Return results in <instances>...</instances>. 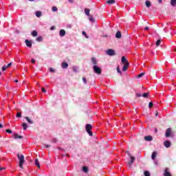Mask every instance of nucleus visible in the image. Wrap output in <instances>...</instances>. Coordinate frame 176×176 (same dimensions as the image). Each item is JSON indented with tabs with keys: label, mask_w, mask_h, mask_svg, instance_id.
<instances>
[{
	"label": "nucleus",
	"mask_w": 176,
	"mask_h": 176,
	"mask_svg": "<svg viewBox=\"0 0 176 176\" xmlns=\"http://www.w3.org/2000/svg\"><path fill=\"white\" fill-rule=\"evenodd\" d=\"M6 133H8V134H12V133H13V131H12V130L10 129H7L6 130Z\"/></svg>",
	"instance_id": "39"
},
{
	"label": "nucleus",
	"mask_w": 176,
	"mask_h": 176,
	"mask_svg": "<svg viewBox=\"0 0 176 176\" xmlns=\"http://www.w3.org/2000/svg\"><path fill=\"white\" fill-rule=\"evenodd\" d=\"M13 138H14L15 140H18V138H19V140H21V138H23V135H19L17 134V133H14Z\"/></svg>",
	"instance_id": "11"
},
{
	"label": "nucleus",
	"mask_w": 176,
	"mask_h": 176,
	"mask_svg": "<svg viewBox=\"0 0 176 176\" xmlns=\"http://www.w3.org/2000/svg\"><path fill=\"white\" fill-rule=\"evenodd\" d=\"M169 168H166L164 172V176H172L171 173L169 171Z\"/></svg>",
	"instance_id": "8"
},
{
	"label": "nucleus",
	"mask_w": 176,
	"mask_h": 176,
	"mask_svg": "<svg viewBox=\"0 0 176 176\" xmlns=\"http://www.w3.org/2000/svg\"><path fill=\"white\" fill-rule=\"evenodd\" d=\"M93 69L95 74H97L98 75H101V72H102V69H101V67L97 65H94Z\"/></svg>",
	"instance_id": "3"
},
{
	"label": "nucleus",
	"mask_w": 176,
	"mask_h": 176,
	"mask_svg": "<svg viewBox=\"0 0 176 176\" xmlns=\"http://www.w3.org/2000/svg\"><path fill=\"white\" fill-rule=\"evenodd\" d=\"M136 97H141V94L137 93L136 94Z\"/></svg>",
	"instance_id": "48"
},
{
	"label": "nucleus",
	"mask_w": 176,
	"mask_h": 176,
	"mask_svg": "<svg viewBox=\"0 0 176 176\" xmlns=\"http://www.w3.org/2000/svg\"><path fill=\"white\" fill-rule=\"evenodd\" d=\"M52 12H58V9L57 8V7L54 6V7H52Z\"/></svg>",
	"instance_id": "29"
},
{
	"label": "nucleus",
	"mask_w": 176,
	"mask_h": 176,
	"mask_svg": "<svg viewBox=\"0 0 176 176\" xmlns=\"http://www.w3.org/2000/svg\"><path fill=\"white\" fill-rule=\"evenodd\" d=\"M41 91H43V93H46V90L44 87L41 88Z\"/></svg>",
	"instance_id": "43"
},
{
	"label": "nucleus",
	"mask_w": 176,
	"mask_h": 176,
	"mask_svg": "<svg viewBox=\"0 0 176 176\" xmlns=\"http://www.w3.org/2000/svg\"><path fill=\"white\" fill-rule=\"evenodd\" d=\"M164 32H166V29H164Z\"/></svg>",
	"instance_id": "63"
},
{
	"label": "nucleus",
	"mask_w": 176,
	"mask_h": 176,
	"mask_svg": "<svg viewBox=\"0 0 176 176\" xmlns=\"http://www.w3.org/2000/svg\"><path fill=\"white\" fill-rule=\"evenodd\" d=\"M159 3H162V0H158Z\"/></svg>",
	"instance_id": "57"
},
{
	"label": "nucleus",
	"mask_w": 176,
	"mask_h": 176,
	"mask_svg": "<svg viewBox=\"0 0 176 176\" xmlns=\"http://www.w3.org/2000/svg\"><path fill=\"white\" fill-rule=\"evenodd\" d=\"M25 43H26V46H28V47H32V42H31L29 40H25Z\"/></svg>",
	"instance_id": "10"
},
{
	"label": "nucleus",
	"mask_w": 176,
	"mask_h": 176,
	"mask_svg": "<svg viewBox=\"0 0 176 176\" xmlns=\"http://www.w3.org/2000/svg\"><path fill=\"white\" fill-rule=\"evenodd\" d=\"M22 127H23V130H27V129H28V124H27V123L25 122H23L22 124Z\"/></svg>",
	"instance_id": "20"
},
{
	"label": "nucleus",
	"mask_w": 176,
	"mask_h": 176,
	"mask_svg": "<svg viewBox=\"0 0 176 176\" xmlns=\"http://www.w3.org/2000/svg\"><path fill=\"white\" fill-rule=\"evenodd\" d=\"M50 72H51V73H54V72H56V71H55L54 69H53L52 67H50Z\"/></svg>",
	"instance_id": "37"
},
{
	"label": "nucleus",
	"mask_w": 176,
	"mask_h": 176,
	"mask_svg": "<svg viewBox=\"0 0 176 176\" xmlns=\"http://www.w3.org/2000/svg\"><path fill=\"white\" fill-rule=\"evenodd\" d=\"M32 36H38V32L35 31V30L32 31Z\"/></svg>",
	"instance_id": "25"
},
{
	"label": "nucleus",
	"mask_w": 176,
	"mask_h": 176,
	"mask_svg": "<svg viewBox=\"0 0 176 176\" xmlns=\"http://www.w3.org/2000/svg\"><path fill=\"white\" fill-rule=\"evenodd\" d=\"M25 119L29 123V124H34V121L30 118V117H25Z\"/></svg>",
	"instance_id": "12"
},
{
	"label": "nucleus",
	"mask_w": 176,
	"mask_h": 176,
	"mask_svg": "<svg viewBox=\"0 0 176 176\" xmlns=\"http://www.w3.org/2000/svg\"><path fill=\"white\" fill-rule=\"evenodd\" d=\"M152 107H153V102H150L148 104V107L151 109V108H152Z\"/></svg>",
	"instance_id": "38"
},
{
	"label": "nucleus",
	"mask_w": 176,
	"mask_h": 176,
	"mask_svg": "<svg viewBox=\"0 0 176 176\" xmlns=\"http://www.w3.org/2000/svg\"><path fill=\"white\" fill-rule=\"evenodd\" d=\"M144 176H151V173L148 170L144 171Z\"/></svg>",
	"instance_id": "31"
},
{
	"label": "nucleus",
	"mask_w": 176,
	"mask_h": 176,
	"mask_svg": "<svg viewBox=\"0 0 176 176\" xmlns=\"http://www.w3.org/2000/svg\"><path fill=\"white\" fill-rule=\"evenodd\" d=\"M144 140H145V141L151 142V141H153V138H152V136H151V135H148V136L144 137Z\"/></svg>",
	"instance_id": "14"
},
{
	"label": "nucleus",
	"mask_w": 176,
	"mask_h": 176,
	"mask_svg": "<svg viewBox=\"0 0 176 176\" xmlns=\"http://www.w3.org/2000/svg\"><path fill=\"white\" fill-rule=\"evenodd\" d=\"M52 142H57V140H56V139L53 140Z\"/></svg>",
	"instance_id": "52"
},
{
	"label": "nucleus",
	"mask_w": 176,
	"mask_h": 176,
	"mask_svg": "<svg viewBox=\"0 0 176 176\" xmlns=\"http://www.w3.org/2000/svg\"><path fill=\"white\" fill-rule=\"evenodd\" d=\"M2 170H5V168H0V171H2Z\"/></svg>",
	"instance_id": "56"
},
{
	"label": "nucleus",
	"mask_w": 176,
	"mask_h": 176,
	"mask_svg": "<svg viewBox=\"0 0 176 176\" xmlns=\"http://www.w3.org/2000/svg\"><path fill=\"white\" fill-rule=\"evenodd\" d=\"M126 153L131 158L132 156H131V154L130 153V152L126 151Z\"/></svg>",
	"instance_id": "47"
},
{
	"label": "nucleus",
	"mask_w": 176,
	"mask_h": 176,
	"mask_svg": "<svg viewBox=\"0 0 176 176\" xmlns=\"http://www.w3.org/2000/svg\"><path fill=\"white\" fill-rule=\"evenodd\" d=\"M35 166L38 167V168H41V164H39V160L38 159H35Z\"/></svg>",
	"instance_id": "16"
},
{
	"label": "nucleus",
	"mask_w": 176,
	"mask_h": 176,
	"mask_svg": "<svg viewBox=\"0 0 176 176\" xmlns=\"http://www.w3.org/2000/svg\"><path fill=\"white\" fill-rule=\"evenodd\" d=\"M171 6L175 7L176 6V0H170Z\"/></svg>",
	"instance_id": "23"
},
{
	"label": "nucleus",
	"mask_w": 176,
	"mask_h": 176,
	"mask_svg": "<svg viewBox=\"0 0 176 176\" xmlns=\"http://www.w3.org/2000/svg\"><path fill=\"white\" fill-rule=\"evenodd\" d=\"M159 115V113L157 111L155 112V116H157Z\"/></svg>",
	"instance_id": "55"
},
{
	"label": "nucleus",
	"mask_w": 176,
	"mask_h": 176,
	"mask_svg": "<svg viewBox=\"0 0 176 176\" xmlns=\"http://www.w3.org/2000/svg\"><path fill=\"white\" fill-rule=\"evenodd\" d=\"M164 145L165 148H170V146H171V142L168 140H166L164 142Z\"/></svg>",
	"instance_id": "9"
},
{
	"label": "nucleus",
	"mask_w": 176,
	"mask_h": 176,
	"mask_svg": "<svg viewBox=\"0 0 176 176\" xmlns=\"http://www.w3.org/2000/svg\"><path fill=\"white\" fill-rule=\"evenodd\" d=\"M142 96V97H144V98H148V93H144Z\"/></svg>",
	"instance_id": "33"
},
{
	"label": "nucleus",
	"mask_w": 176,
	"mask_h": 176,
	"mask_svg": "<svg viewBox=\"0 0 176 176\" xmlns=\"http://www.w3.org/2000/svg\"><path fill=\"white\" fill-rule=\"evenodd\" d=\"M86 131L89 133V135L91 136L93 135V132H91V129H93V126L90 124H87L85 126Z\"/></svg>",
	"instance_id": "4"
},
{
	"label": "nucleus",
	"mask_w": 176,
	"mask_h": 176,
	"mask_svg": "<svg viewBox=\"0 0 176 176\" xmlns=\"http://www.w3.org/2000/svg\"><path fill=\"white\" fill-rule=\"evenodd\" d=\"M144 75H145V73H141L138 76V78H142V76H144Z\"/></svg>",
	"instance_id": "36"
},
{
	"label": "nucleus",
	"mask_w": 176,
	"mask_h": 176,
	"mask_svg": "<svg viewBox=\"0 0 176 176\" xmlns=\"http://www.w3.org/2000/svg\"><path fill=\"white\" fill-rule=\"evenodd\" d=\"M62 68H63V69L68 68V63H62Z\"/></svg>",
	"instance_id": "22"
},
{
	"label": "nucleus",
	"mask_w": 176,
	"mask_h": 176,
	"mask_svg": "<svg viewBox=\"0 0 176 176\" xmlns=\"http://www.w3.org/2000/svg\"><path fill=\"white\" fill-rule=\"evenodd\" d=\"M59 35H60V36H65V30H60L59 31Z\"/></svg>",
	"instance_id": "18"
},
{
	"label": "nucleus",
	"mask_w": 176,
	"mask_h": 176,
	"mask_svg": "<svg viewBox=\"0 0 176 176\" xmlns=\"http://www.w3.org/2000/svg\"><path fill=\"white\" fill-rule=\"evenodd\" d=\"M68 28H71V25H69V26H68Z\"/></svg>",
	"instance_id": "61"
},
{
	"label": "nucleus",
	"mask_w": 176,
	"mask_h": 176,
	"mask_svg": "<svg viewBox=\"0 0 176 176\" xmlns=\"http://www.w3.org/2000/svg\"><path fill=\"white\" fill-rule=\"evenodd\" d=\"M89 21H91L93 23V21H94V19L93 18V16H89Z\"/></svg>",
	"instance_id": "42"
},
{
	"label": "nucleus",
	"mask_w": 176,
	"mask_h": 176,
	"mask_svg": "<svg viewBox=\"0 0 176 176\" xmlns=\"http://www.w3.org/2000/svg\"><path fill=\"white\" fill-rule=\"evenodd\" d=\"M144 30H149V28H148V27H146V28H144Z\"/></svg>",
	"instance_id": "54"
},
{
	"label": "nucleus",
	"mask_w": 176,
	"mask_h": 176,
	"mask_svg": "<svg viewBox=\"0 0 176 176\" xmlns=\"http://www.w3.org/2000/svg\"><path fill=\"white\" fill-rule=\"evenodd\" d=\"M151 5L152 4L151 3V1H146V8H151Z\"/></svg>",
	"instance_id": "24"
},
{
	"label": "nucleus",
	"mask_w": 176,
	"mask_h": 176,
	"mask_svg": "<svg viewBox=\"0 0 176 176\" xmlns=\"http://www.w3.org/2000/svg\"><path fill=\"white\" fill-rule=\"evenodd\" d=\"M85 13L86 16H90V9L85 8Z\"/></svg>",
	"instance_id": "19"
},
{
	"label": "nucleus",
	"mask_w": 176,
	"mask_h": 176,
	"mask_svg": "<svg viewBox=\"0 0 176 176\" xmlns=\"http://www.w3.org/2000/svg\"><path fill=\"white\" fill-rule=\"evenodd\" d=\"M15 83H19V80H15Z\"/></svg>",
	"instance_id": "59"
},
{
	"label": "nucleus",
	"mask_w": 176,
	"mask_h": 176,
	"mask_svg": "<svg viewBox=\"0 0 176 176\" xmlns=\"http://www.w3.org/2000/svg\"><path fill=\"white\" fill-rule=\"evenodd\" d=\"M106 54H107V56H115V54H116L115 53V51L112 49H109L107 52H106Z\"/></svg>",
	"instance_id": "5"
},
{
	"label": "nucleus",
	"mask_w": 176,
	"mask_h": 176,
	"mask_svg": "<svg viewBox=\"0 0 176 176\" xmlns=\"http://www.w3.org/2000/svg\"><path fill=\"white\" fill-rule=\"evenodd\" d=\"M17 157L19 160V167L20 168H24V167L23 166V164H24V162H25L24 160V155H20V154H17Z\"/></svg>",
	"instance_id": "2"
},
{
	"label": "nucleus",
	"mask_w": 176,
	"mask_h": 176,
	"mask_svg": "<svg viewBox=\"0 0 176 176\" xmlns=\"http://www.w3.org/2000/svg\"><path fill=\"white\" fill-rule=\"evenodd\" d=\"M82 81H83V83H85V85L87 84V80H86V78L83 77L82 78Z\"/></svg>",
	"instance_id": "34"
},
{
	"label": "nucleus",
	"mask_w": 176,
	"mask_h": 176,
	"mask_svg": "<svg viewBox=\"0 0 176 176\" xmlns=\"http://www.w3.org/2000/svg\"><path fill=\"white\" fill-rule=\"evenodd\" d=\"M16 118H21V113H16Z\"/></svg>",
	"instance_id": "41"
},
{
	"label": "nucleus",
	"mask_w": 176,
	"mask_h": 176,
	"mask_svg": "<svg viewBox=\"0 0 176 176\" xmlns=\"http://www.w3.org/2000/svg\"><path fill=\"white\" fill-rule=\"evenodd\" d=\"M121 63L124 65L122 67V71L126 72L129 69V67L130 65V63H129V60L126 59V57L122 56L121 58Z\"/></svg>",
	"instance_id": "1"
},
{
	"label": "nucleus",
	"mask_w": 176,
	"mask_h": 176,
	"mask_svg": "<svg viewBox=\"0 0 176 176\" xmlns=\"http://www.w3.org/2000/svg\"><path fill=\"white\" fill-rule=\"evenodd\" d=\"M116 38H117L118 39H120V38H122V33L120 32H117L116 34Z\"/></svg>",
	"instance_id": "17"
},
{
	"label": "nucleus",
	"mask_w": 176,
	"mask_h": 176,
	"mask_svg": "<svg viewBox=\"0 0 176 176\" xmlns=\"http://www.w3.org/2000/svg\"><path fill=\"white\" fill-rule=\"evenodd\" d=\"M36 62V60H35V59H32V64H35Z\"/></svg>",
	"instance_id": "49"
},
{
	"label": "nucleus",
	"mask_w": 176,
	"mask_h": 176,
	"mask_svg": "<svg viewBox=\"0 0 176 176\" xmlns=\"http://www.w3.org/2000/svg\"><path fill=\"white\" fill-rule=\"evenodd\" d=\"M155 133H157V129H155Z\"/></svg>",
	"instance_id": "62"
},
{
	"label": "nucleus",
	"mask_w": 176,
	"mask_h": 176,
	"mask_svg": "<svg viewBox=\"0 0 176 176\" xmlns=\"http://www.w3.org/2000/svg\"><path fill=\"white\" fill-rule=\"evenodd\" d=\"M156 156H157V152L153 151L152 155H151L152 160H155L156 159Z\"/></svg>",
	"instance_id": "13"
},
{
	"label": "nucleus",
	"mask_w": 176,
	"mask_h": 176,
	"mask_svg": "<svg viewBox=\"0 0 176 176\" xmlns=\"http://www.w3.org/2000/svg\"><path fill=\"white\" fill-rule=\"evenodd\" d=\"M6 69H8V67L6 65H4L3 67H2V70L3 71H6Z\"/></svg>",
	"instance_id": "40"
},
{
	"label": "nucleus",
	"mask_w": 176,
	"mask_h": 176,
	"mask_svg": "<svg viewBox=\"0 0 176 176\" xmlns=\"http://www.w3.org/2000/svg\"><path fill=\"white\" fill-rule=\"evenodd\" d=\"M73 71H74V72H79V68H78V67H76V66H74Z\"/></svg>",
	"instance_id": "26"
},
{
	"label": "nucleus",
	"mask_w": 176,
	"mask_h": 176,
	"mask_svg": "<svg viewBox=\"0 0 176 176\" xmlns=\"http://www.w3.org/2000/svg\"><path fill=\"white\" fill-rule=\"evenodd\" d=\"M3 128V125H2V124H0V129Z\"/></svg>",
	"instance_id": "51"
},
{
	"label": "nucleus",
	"mask_w": 176,
	"mask_h": 176,
	"mask_svg": "<svg viewBox=\"0 0 176 176\" xmlns=\"http://www.w3.org/2000/svg\"><path fill=\"white\" fill-rule=\"evenodd\" d=\"M37 42H42V41H43V38H42V36H38L36 38Z\"/></svg>",
	"instance_id": "28"
},
{
	"label": "nucleus",
	"mask_w": 176,
	"mask_h": 176,
	"mask_svg": "<svg viewBox=\"0 0 176 176\" xmlns=\"http://www.w3.org/2000/svg\"><path fill=\"white\" fill-rule=\"evenodd\" d=\"M91 63L94 65H97V64H98V61L97 60V59L96 58H91Z\"/></svg>",
	"instance_id": "15"
},
{
	"label": "nucleus",
	"mask_w": 176,
	"mask_h": 176,
	"mask_svg": "<svg viewBox=\"0 0 176 176\" xmlns=\"http://www.w3.org/2000/svg\"><path fill=\"white\" fill-rule=\"evenodd\" d=\"M107 3H109V5H112V3H115V0H108Z\"/></svg>",
	"instance_id": "27"
},
{
	"label": "nucleus",
	"mask_w": 176,
	"mask_h": 176,
	"mask_svg": "<svg viewBox=\"0 0 176 176\" xmlns=\"http://www.w3.org/2000/svg\"><path fill=\"white\" fill-rule=\"evenodd\" d=\"M154 164H155V166H157V161H155Z\"/></svg>",
	"instance_id": "53"
},
{
	"label": "nucleus",
	"mask_w": 176,
	"mask_h": 176,
	"mask_svg": "<svg viewBox=\"0 0 176 176\" xmlns=\"http://www.w3.org/2000/svg\"><path fill=\"white\" fill-rule=\"evenodd\" d=\"M171 129L168 128L166 130V133H165V137H166L167 138H168L169 137L171 136Z\"/></svg>",
	"instance_id": "6"
},
{
	"label": "nucleus",
	"mask_w": 176,
	"mask_h": 176,
	"mask_svg": "<svg viewBox=\"0 0 176 176\" xmlns=\"http://www.w3.org/2000/svg\"><path fill=\"white\" fill-rule=\"evenodd\" d=\"M172 72H173V74H176L175 70H173Z\"/></svg>",
	"instance_id": "58"
},
{
	"label": "nucleus",
	"mask_w": 176,
	"mask_h": 176,
	"mask_svg": "<svg viewBox=\"0 0 176 176\" xmlns=\"http://www.w3.org/2000/svg\"><path fill=\"white\" fill-rule=\"evenodd\" d=\"M162 42V40L158 39L156 42V46H160V43Z\"/></svg>",
	"instance_id": "32"
},
{
	"label": "nucleus",
	"mask_w": 176,
	"mask_h": 176,
	"mask_svg": "<svg viewBox=\"0 0 176 176\" xmlns=\"http://www.w3.org/2000/svg\"><path fill=\"white\" fill-rule=\"evenodd\" d=\"M82 35H85V36H87L86 32H82Z\"/></svg>",
	"instance_id": "50"
},
{
	"label": "nucleus",
	"mask_w": 176,
	"mask_h": 176,
	"mask_svg": "<svg viewBox=\"0 0 176 176\" xmlns=\"http://www.w3.org/2000/svg\"><path fill=\"white\" fill-rule=\"evenodd\" d=\"M44 146L45 148H50V145H49V144H44Z\"/></svg>",
	"instance_id": "46"
},
{
	"label": "nucleus",
	"mask_w": 176,
	"mask_h": 176,
	"mask_svg": "<svg viewBox=\"0 0 176 176\" xmlns=\"http://www.w3.org/2000/svg\"><path fill=\"white\" fill-rule=\"evenodd\" d=\"M36 17H41L42 16V12L41 11L36 12Z\"/></svg>",
	"instance_id": "21"
},
{
	"label": "nucleus",
	"mask_w": 176,
	"mask_h": 176,
	"mask_svg": "<svg viewBox=\"0 0 176 176\" xmlns=\"http://www.w3.org/2000/svg\"><path fill=\"white\" fill-rule=\"evenodd\" d=\"M117 72L120 75H122V71H120V69L119 68V67H117Z\"/></svg>",
	"instance_id": "35"
},
{
	"label": "nucleus",
	"mask_w": 176,
	"mask_h": 176,
	"mask_svg": "<svg viewBox=\"0 0 176 176\" xmlns=\"http://www.w3.org/2000/svg\"><path fill=\"white\" fill-rule=\"evenodd\" d=\"M30 2H32V1H35V0H29Z\"/></svg>",
	"instance_id": "60"
},
{
	"label": "nucleus",
	"mask_w": 176,
	"mask_h": 176,
	"mask_svg": "<svg viewBox=\"0 0 176 176\" xmlns=\"http://www.w3.org/2000/svg\"><path fill=\"white\" fill-rule=\"evenodd\" d=\"M82 170L84 171V173H87V171H89V169L87 168V167L83 166Z\"/></svg>",
	"instance_id": "30"
},
{
	"label": "nucleus",
	"mask_w": 176,
	"mask_h": 176,
	"mask_svg": "<svg viewBox=\"0 0 176 176\" xmlns=\"http://www.w3.org/2000/svg\"><path fill=\"white\" fill-rule=\"evenodd\" d=\"M50 30H51V31H53L54 30H56V27L52 26V27H51Z\"/></svg>",
	"instance_id": "45"
},
{
	"label": "nucleus",
	"mask_w": 176,
	"mask_h": 176,
	"mask_svg": "<svg viewBox=\"0 0 176 176\" xmlns=\"http://www.w3.org/2000/svg\"><path fill=\"white\" fill-rule=\"evenodd\" d=\"M12 63H10L6 67L7 68H10V67H12Z\"/></svg>",
	"instance_id": "44"
},
{
	"label": "nucleus",
	"mask_w": 176,
	"mask_h": 176,
	"mask_svg": "<svg viewBox=\"0 0 176 176\" xmlns=\"http://www.w3.org/2000/svg\"><path fill=\"white\" fill-rule=\"evenodd\" d=\"M135 160V157H131V160L128 162V166L129 168H131V166H133V163H134Z\"/></svg>",
	"instance_id": "7"
}]
</instances>
